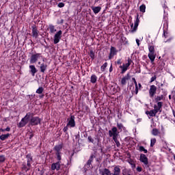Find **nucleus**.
Listing matches in <instances>:
<instances>
[{
	"instance_id": "obj_1",
	"label": "nucleus",
	"mask_w": 175,
	"mask_h": 175,
	"mask_svg": "<svg viewBox=\"0 0 175 175\" xmlns=\"http://www.w3.org/2000/svg\"><path fill=\"white\" fill-rule=\"evenodd\" d=\"M163 105V103L162 102L157 103V105H154V109L150 110V111H147L146 112V114L150 116V117H155V116H157V113H158L159 111V113H161V111H162V110L161 109H162Z\"/></svg>"
},
{
	"instance_id": "obj_2",
	"label": "nucleus",
	"mask_w": 175,
	"mask_h": 175,
	"mask_svg": "<svg viewBox=\"0 0 175 175\" xmlns=\"http://www.w3.org/2000/svg\"><path fill=\"white\" fill-rule=\"evenodd\" d=\"M27 163H23L22 166V169L25 170V172H28V170H31V163H32V157L31 154L27 155Z\"/></svg>"
},
{
	"instance_id": "obj_3",
	"label": "nucleus",
	"mask_w": 175,
	"mask_h": 175,
	"mask_svg": "<svg viewBox=\"0 0 175 175\" xmlns=\"http://www.w3.org/2000/svg\"><path fill=\"white\" fill-rule=\"evenodd\" d=\"M33 114L31 112H29L26 114V116L21 119V121L19 122L18 126V128H23L25 126V124L29 121V118L32 117Z\"/></svg>"
},
{
	"instance_id": "obj_4",
	"label": "nucleus",
	"mask_w": 175,
	"mask_h": 175,
	"mask_svg": "<svg viewBox=\"0 0 175 175\" xmlns=\"http://www.w3.org/2000/svg\"><path fill=\"white\" fill-rule=\"evenodd\" d=\"M139 23L140 19H139V14H137L136 20L135 21L134 25L133 23H130L131 29L129 32H131V33H135V32L137 31V27H139Z\"/></svg>"
},
{
	"instance_id": "obj_5",
	"label": "nucleus",
	"mask_w": 175,
	"mask_h": 175,
	"mask_svg": "<svg viewBox=\"0 0 175 175\" xmlns=\"http://www.w3.org/2000/svg\"><path fill=\"white\" fill-rule=\"evenodd\" d=\"M54 150L55 151V155L57 161H61L62 159L61 154H62L61 151H62V145L59 144V145L55 146L54 147Z\"/></svg>"
},
{
	"instance_id": "obj_6",
	"label": "nucleus",
	"mask_w": 175,
	"mask_h": 175,
	"mask_svg": "<svg viewBox=\"0 0 175 175\" xmlns=\"http://www.w3.org/2000/svg\"><path fill=\"white\" fill-rule=\"evenodd\" d=\"M132 64V59H129L128 62L126 64H123L122 66H120V68L122 69L121 74L124 75L125 72L128 70V68L131 66V64Z\"/></svg>"
},
{
	"instance_id": "obj_7",
	"label": "nucleus",
	"mask_w": 175,
	"mask_h": 175,
	"mask_svg": "<svg viewBox=\"0 0 175 175\" xmlns=\"http://www.w3.org/2000/svg\"><path fill=\"white\" fill-rule=\"evenodd\" d=\"M40 122H42V119H40L38 116H36V117L31 116L30 118V125H31L32 126H33L35 125H39V124H40Z\"/></svg>"
},
{
	"instance_id": "obj_8",
	"label": "nucleus",
	"mask_w": 175,
	"mask_h": 175,
	"mask_svg": "<svg viewBox=\"0 0 175 175\" xmlns=\"http://www.w3.org/2000/svg\"><path fill=\"white\" fill-rule=\"evenodd\" d=\"M75 116L71 115L70 118L67 119V126H69L70 128H75V126H76V121H75Z\"/></svg>"
},
{
	"instance_id": "obj_9",
	"label": "nucleus",
	"mask_w": 175,
	"mask_h": 175,
	"mask_svg": "<svg viewBox=\"0 0 175 175\" xmlns=\"http://www.w3.org/2000/svg\"><path fill=\"white\" fill-rule=\"evenodd\" d=\"M62 38V31L59 30L58 31L54 36V44H57V43H59V41L61 40V38Z\"/></svg>"
},
{
	"instance_id": "obj_10",
	"label": "nucleus",
	"mask_w": 175,
	"mask_h": 175,
	"mask_svg": "<svg viewBox=\"0 0 175 175\" xmlns=\"http://www.w3.org/2000/svg\"><path fill=\"white\" fill-rule=\"evenodd\" d=\"M41 55L42 54L40 53H36L31 55L30 57V64H36V62H38V59L40 58Z\"/></svg>"
},
{
	"instance_id": "obj_11",
	"label": "nucleus",
	"mask_w": 175,
	"mask_h": 175,
	"mask_svg": "<svg viewBox=\"0 0 175 175\" xmlns=\"http://www.w3.org/2000/svg\"><path fill=\"white\" fill-rule=\"evenodd\" d=\"M139 161L145 165V167H148L150 166L148 165V158H147V156H146V154H141Z\"/></svg>"
},
{
	"instance_id": "obj_12",
	"label": "nucleus",
	"mask_w": 175,
	"mask_h": 175,
	"mask_svg": "<svg viewBox=\"0 0 175 175\" xmlns=\"http://www.w3.org/2000/svg\"><path fill=\"white\" fill-rule=\"evenodd\" d=\"M117 127H113L111 130L109 131V137H113V139L116 137H118V132H117Z\"/></svg>"
},
{
	"instance_id": "obj_13",
	"label": "nucleus",
	"mask_w": 175,
	"mask_h": 175,
	"mask_svg": "<svg viewBox=\"0 0 175 175\" xmlns=\"http://www.w3.org/2000/svg\"><path fill=\"white\" fill-rule=\"evenodd\" d=\"M157 94V86L155 85H150L149 90V96L150 98H154V95Z\"/></svg>"
},
{
	"instance_id": "obj_14",
	"label": "nucleus",
	"mask_w": 175,
	"mask_h": 175,
	"mask_svg": "<svg viewBox=\"0 0 175 175\" xmlns=\"http://www.w3.org/2000/svg\"><path fill=\"white\" fill-rule=\"evenodd\" d=\"M59 169H61V160H58L57 162L52 163L51 170H59Z\"/></svg>"
},
{
	"instance_id": "obj_15",
	"label": "nucleus",
	"mask_w": 175,
	"mask_h": 175,
	"mask_svg": "<svg viewBox=\"0 0 175 175\" xmlns=\"http://www.w3.org/2000/svg\"><path fill=\"white\" fill-rule=\"evenodd\" d=\"M117 55V49L114 46H111L110 49V53L109 55V59L113 58L114 55Z\"/></svg>"
},
{
	"instance_id": "obj_16",
	"label": "nucleus",
	"mask_w": 175,
	"mask_h": 175,
	"mask_svg": "<svg viewBox=\"0 0 175 175\" xmlns=\"http://www.w3.org/2000/svg\"><path fill=\"white\" fill-rule=\"evenodd\" d=\"M32 36L33 38H35L37 39L38 36H39V31H38V28H36V26H32Z\"/></svg>"
},
{
	"instance_id": "obj_17",
	"label": "nucleus",
	"mask_w": 175,
	"mask_h": 175,
	"mask_svg": "<svg viewBox=\"0 0 175 175\" xmlns=\"http://www.w3.org/2000/svg\"><path fill=\"white\" fill-rule=\"evenodd\" d=\"M95 158V156H94V154H91L90 159H88L87 164L85 165L86 167H88V169H90V167H91L92 165V161H94V159Z\"/></svg>"
},
{
	"instance_id": "obj_18",
	"label": "nucleus",
	"mask_w": 175,
	"mask_h": 175,
	"mask_svg": "<svg viewBox=\"0 0 175 175\" xmlns=\"http://www.w3.org/2000/svg\"><path fill=\"white\" fill-rule=\"evenodd\" d=\"M129 79H131V75H129V73H128L126 76H124L122 80H121V84L122 85H126V81H128V80H129Z\"/></svg>"
},
{
	"instance_id": "obj_19",
	"label": "nucleus",
	"mask_w": 175,
	"mask_h": 175,
	"mask_svg": "<svg viewBox=\"0 0 175 175\" xmlns=\"http://www.w3.org/2000/svg\"><path fill=\"white\" fill-rule=\"evenodd\" d=\"M121 173V168H120V166H116L113 168V173H111L110 175H120Z\"/></svg>"
},
{
	"instance_id": "obj_20",
	"label": "nucleus",
	"mask_w": 175,
	"mask_h": 175,
	"mask_svg": "<svg viewBox=\"0 0 175 175\" xmlns=\"http://www.w3.org/2000/svg\"><path fill=\"white\" fill-rule=\"evenodd\" d=\"M30 70L29 72L31 74L32 76H35V74L37 73L38 70H36V67L33 65H30L29 66Z\"/></svg>"
},
{
	"instance_id": "obj_21",
	"label": "nucleus",
	"mask_w": 175,
	"mask_h": 175,
	"mask_svg": "<svg viewBox=\"0 0 175 175\" xmlns=\"http://www.w3.org/2000/svg\"><path fill=\"white\" fill-rule=\"evenodd\" d=\"M99 172L100 175H110L111 173L110 172V170L107 168H105L104 170H100Z\"/></svg>"
},
{
	"instance_id": "obj_22",
	"label": "nucleus",
	"mask_w": 175,
	"mask_h": 175,
	"mask_svg": "<svg viewBox=\"0 0 175 175\" xmlns=\"http://www.w3.org/2000/svg\"><path fill=\"white\" fill-rule=\"evenodd\" d=\"M91 9L94 12V14H98V13H99V12L102 10V8L99 6H97V7L92 6Z\"/></svg>"
},
{
	"instance_id": "obj_23",
	"label": "nucleus",
	"mask_w": 175,
	"mask_h": 175,
	"mask_svg": "<svg viewBox=\"0 0 175 175\" xmlns=\"http://www.w3.org/2000/svg\"><path fill=\"white\" fill-rule=\"evenodd\" d=\"M148 57L149 59H150L152 63L154 62V61H155V57H156L155 53L149 52Z\"/></svg>"
},
{
	"instance_id": "obj_24",
	"label": "nucleus",
	"mask_w": 175,
	"mask_h": 175,
	"mask_svg": "<svg viewBox=\"0 0 175 175\" xmlns=\"http://www.w3.org/2000/svg\"><path fill=\"white\" fill-rule=\"evenodd\" d=\"M40 69L42 73H44V72L47 70V64H45L44 63L41 64L40 66Z\"/></svg>"
},
{
	"instance_id": "obj_25",
	"label": "nucleus",
	"mask_w": 175,
	"mask_h": 175,
	"mask_svg": "<svg viewBox=\"0 0 175 175\" xmlns=\"http://www.w3.org/2000/svg\"><path fill=\"white\" fill-rule=\"evenodd\" d=\"M98 80V77L95 75H92L90 77V82L92 83V84H95Z\"/></svg>"
},
{
	"instance_id": "obj_26",
	"label": "nucleus",
	"mask_w": 175,
	"mask_h": 175,
	"mask_svg": "<svg viewBox=\"0 0 175 175\" xmlns=\"http://www.w3.org/2000/svg\"><path fill=\"white\" fill-rule=\"evenodd\" d=\"M9 136H10V133L3 134V135H0V139H1L2 141L6 140V139H8L9 137Z\"/></svg>"
},
{
	"instance_id": "obj_27",
	"label": "nucleus",
	"mask_w": 175,
	"mask_h": 175,
	"mask_svg": "<svg viewBox=\"0 0 175 175\" xmlns=\"http://www.w3.org/2000/svg\"><path fill=\"white\" fill-rule=\"evenodd\" d=\"M49 31L51 33H54L55 32H57V29H55V27L53 25H49Z\"/></svg>"
},
{
	"instance_id": "obj_28",
	"label": "nucleus",
	"mask_w": 175,
	"mask_h": 175,
	"mask_svg": "<svg viewBox=\"0 0 175 175\" xmlns=\"http://www.w3.org/2000/svg\"><path fill=\"white\" fill-rule=\"evenodd\" d=\"M152 135H153V136H158V135H159V130L153 129L152 131Z\"/></svg>"
},
{
	"instance_id": "obj_29",
	"label": "nucleus",
	"mask_w": 175,
	"mask_h": 175,
	"mask_svg": "<svg viewBox=\"0 0 175 175\" xmlns=\"http://www.w3.org/2000/svg\"><path fill=\"white\" fill-rule=\"evenodd\" d=\"M139 151H140V152H144V154H147V152H148L147 149L144 148V146H139Z\"/></svg>"
},
{
	"instance_id": "obj_30",
	"label": "nucleus",
	"mask_w": 175,
	"mask_h": 175,
	"mask_svg": "<svg viewBox=\"0 0 175 175\" xmlns=\"http://www.w3.org/2000/svg\"><path fill=\"white\" fill-rule=\"evenodd\" d=\"M107 68V62H105L103 66H100L101 72H105Z\"/></svg>"
},
{
	"instance_id": "obj_31",
	"label": "nucleus",
	"mask_w": 175,
	"mask_h": 175,
	"mask_svg": "<svg viewBox=\"0 0 175 175\" xmlns=\"http://www.w3.org/2000/svg\"><path fill=\"white\" fill-rule=\"evenodd\" d=\"M139 10L142 13H145L146 12V5L143 4V5H140Z\"/></svg>"
},
{
	"instance_id": "obj_32",
	"label": "nucleus",
	"mask_w": 175,
	"mask_h": 175,
	"mask_svg": "<svg viewBox=\"0 0 175 175\" xmlns=\"http://www.w3.org/2000/svg\"><path fill=\"white\" fill-rule=\"evenodd\" d=\"M155 143H157V139L152 138L150 140V147H154L155 146Z\"/></svg>"
},
{
	"instance_id": "obj_33",
	"label": "nucleus",
	"mask_w": 175,
	"mask_h": 175,
	"mask_svg": "<svg viewBox=\"0 0 175 175\" xmlns=\"http://www.w3.org/2000/svg\"><path fill=\"white\" fill-rule=\"evenodd\" d=\"M90 58H92V59H95V52H94V51L90 50Z\"/></svg>"
},
{
	"instance_id": "obj_34",
	"label": "nucleus",
	"mask_w": 175,
	"mask_h": 175,
	"mask_svg": "<svg viewBox=\"0 0 175 175\" xmlns=\"http://www.w3.org/2000/svg\"><path fill=\"white\" fill-rule=\"evenodd\" d=\"M162 99H163V95L161 96H158L155 99V102H157V103L160 101L162 100Z\"/></svg>"
},
{
	"instance_id": "obj_35",
	"label": "nucleus",
	"mask_w": 175,
	"mask_h": 175,
	"mask_svg": "<svg viewBox=\"0 0 175 175\" xmlns=\"http://www.w3.org/2000/svg\"><path fill=\"white\" fill-rule=\"evenodd\" d=\"M117 126L119 129V131H122L124 129V125L122 123H117Z\"/></svg>"
},
{
	"instance_id": "obj_36",
	"label": "nucleus",
	"mask_w": 175,
	"mask_h": 175,
	"mask_svg": "<svg viewBox=\"0 0 175 175\" xmlns=\"http://www.w3.org/2000/svg\"><path fill=\"white\" fill-rule=\"evenodd\" d=\"M113 142H115L117 147H120L121 146V144H120V142L118 141V139H117V137L116 138H113Z\"/></svg>"
},
{
	"instance_id": "obj_37",
	"label": "nucleus",
	"mask_w": 175,
	"mask_h": 175,
	"mask_svg": "<svg viewBox=\"0 0 175 175\" xmlns=\"http://www.w3.org/2000/svg\"><path fill=\"white\" fill-rule=\"evenodd\" d=\"M149 53H155V49H154V46H148Z\"/></svg>"
},
{
	"instance_id": "obj_38",
	"label": "nucleus",
	"mask_w": 175,
	"mask_h": 175,
	"mask_svg": "<svg viewBox=\"0 0 175 175\" xmlns=\"http://www.w3.org/2000/svg\"><path fill=\"white\" fill-rule=\"evenodd\" d=\"M44 89H43L42 87H40L37 90H36V94H42L43 92Z\"/></svg>"
},
{
	"instance_id": "obj_39",
	"label": "nucleus",
	"mask_w": 175,
	"mask_h": 175,
	"mask_svg": "<svg viewBox=\"0 0 175 175\" xmlns=\"http://www.w3.org/2000/svg\"><path fill=\"white\" fill-rule=\"evenodd\" d=\"M5 156L3 155L0 156V163L5 162Z\"/></svg>"
},
{
	"instance_id": "obj_40",
	"label": "nucleus",
	"mask_w": 175,
	"mask_h": 175,
	"mask_svg": "<svg viewBox=\"0 0 175 175\" xmlns=\"http://www.w3.org/2000/svg\"><path fill=\"white\" fill-rule=\"evenodd\" d=\"M155 80H157V76L156 75L151 77L150 83H152L153 81H155Z\"/></svg>"
},
{
	"instance_id": "obj_41",
	"label": "nucleus",
	"mask_w": 175,
	"mask_h": 175,
	"mask_svg": "<svg viewBox=\"0 0 175 175\" xmlns=\"http://www.w3.org/2000/svg\"><path fill=\"white\" fill-rule=\"evenodd\" d=\"M88 142H89L90 143H94V139H92V137H91V136H89V137H88Z\"/></svg>"
},
{
	"instance_id": "obj_42",
	"label": "nucleus",
	"mask_w": 175,
	"mask_h": 175,
	"mask_svg": "<svg viewBox=\"0 0 175 175\" xmlns=\"http://www.w3.org/2000/svg\"><path fill=\"white\" fill-rule=\"evenodd\" d=\"M57 6H58V8H64V6H65V3H59Z\"/></svg>"
},
{
	"instance_id": "obj_43",
	"label": "nucleus",
	"mask_w": 175,
	"mask_h": 175,
	"mask_svg": "<svg viewBox=\"0 0 175 175\" xmlns=\"http://www.w3.org/2000/svg\"><path fill=\"white\" fill-rule=\"evenodd\" d=\"M133 81H134V84L135 87H137V81H136V79L132 78Z\"/></svg>"
},
{
	"instance_id": "obj_44",
	"label": "nucleus",
	"mask_w": 175,
	"mask_h": 175,
	"mask_svg": "<svg viewBox=\"0 0 175 175\" xmlns=\"http://www.w3.org/2000/svg\"><path fill=\"white\" fill-rule=\"evenodd\" d=\"M139 94V87L135 86V94L137 95Z\"/></svg>"
},
{
	"instance_id": "obj_45",
	"label": "nucleus",
	"mask_w": 175,
	"mask_h": 175,
	"mask_svg": "<svg viewBox=\"0 0 175 175\" xmlns=\"http://www.w3.org/2000/svg\"><path fill=\"white\" fill-rule=\"evenodd\" d=\"M68 126H68V124H66V126H65L63 129L64 132H68Z\"/></svg>"
},
{
	"instance_id": "obj_46",
	"label": "nucleus",
	"mask_w": 175,
	"mask_h": 175,
	"mask_svg": "<svg viewBox=\"0 0 175 175\" xmlns=\"http://www.w3.org/2000/svg\"><path fill=\"white\" fill-rule=\"evenodd\" d=\"M142 170H143V169L142 168V167H137V172H142Z\"/></svg>"
},
{
	"instance_id": "obj_47",
	"label": "nucleus",
	"mask_w": 175,
	"mask_h": 175,
	"mask_svg": "<svg viewBox=\"0 0 175 175\" xmlns=\"http://www.w3.org/2000/svg\"><path fill=\"white\" fill-rule=\"evenodd\" d=\"M136 43L138 46H140V40H139V39H136Z\"/></svg>"
},
{
	"instance_id": "obj_48",
	"label": "nucleus",
	"mask_w": 175,
	"mask_h": 175,
	"mask_svg": "<svg viewBox=\"0 0 175 175\" xmlns=\"http://www.w3.org/2000/svg\"><path fill=\"white\" fill-rule=\"evenodd\" d=\"M116 64H118V65H121V59H118Z\"/></svg>"
},
{
	"instance_id": "obj_49",
	"label": "nucleus",
	"mask_w": 175,
	"mask_h": 175,
	"mask_svg": "<svg viewBox=\"0 0 175 175\" xmlns=\"http://www.w3.org/2000/svg\"><path fill=\"white\" fill-rule=\"evenodd\" d=\"M109 72H113V64H111L110 68H109Z\"/></svg>"
},
{
	"instance_id": "obj_50",
	"label": "nucleus",
	"mask_w": 175,
	"mask_h": 175,
	"mask_svg": "<svg viewBox=\"0 0 175 175\" xmlns=\"http://www.w3.org/2000/svg\"><path fill=\"white\" fill-rule=\"evenodd\" d=\"M131 167H132L133 169H135V167H136V164L131 163Z\"/></svg>"
},
{
	"instance_id": "obj_51",
	"label": "nucleus",
	"mask_w": 175,
	"mask_h": 175,
	"mask_svg": "<svg viewBox=\"0 0 175 175\" xmlns=\"http://www.w3.org/2000/svg\"><path fill=\"white\" fill-rule=\"evenodd\" d=\"M5 131L6 132H10V127H7V128L5 129Z\"/></svg>"
},
{
	"instance_id": "obj_52",
	"label": "nucleus",
	"mask_w": 175,
	"mask_h": 175,
	"mask_svg": "<svg viewBox=\"0 0 175 175\" xmlns=\"http://www.w3.org/2000/svg\"><path fill=\"white\" fill-rule=\"evenodd\" d=\"M123 175H131V174H129V172H124V174H123Z\"/></svg>"
},
{
	"instance_id": "obj_53",
	"label": "nucleus",
	"mask_w": 175,
	"mask_h": 175,
	"mask_svg": "<svg viewBox=\"0 0 175 175\" xmlns=\"http://www.w3.org/2000/svg\"><path fill=\"white\" fill-rule=\"evenodd\" d=\"M139 88H142V83H138Z\"/></svg>"
},
{
	"instance_id": "obj_54",
	"label": "nucleus",
	"mask_w": 175,
	"mask_h": 175,
	"mask_svg": "<svg viewBox=\"0 0 175 175\" xmlns=\"http://www.w3.org/2000/svg\"><path fill=\"white\" fill-rule=\"evenodd\" d=\"M0 131H1V132H5V129H0Z\"/></svg>"
},
{
	"instance_id": "obj_55",
	"label": "nucleus",
	"mask_w": 175,
	"mask_h": 175,
	"mask_svg": "<svg viewBox=\"0 0 175 175\" xmlns=\"http://www.w3.org/2000/svg\"><path fill=\"white\" fill-rule=\"evenodd\" d=\"M169 98L171 99L172 98V96L170 95L169 96Z\"/></svg>"
},
{
	"instance_id": "obj_56",
	"label": "nucleus",
	"mask_w": 175,
	"mask_h": 175,
	"mask_svg": "<svg viewBox=\"0 0 175 175\" xmlns=\"http://www.w3.org/2000/svg\"><path fill=\"white\" fill-rule=\"evenodd\" d=\"M38 65H42V64H40V62H38Z\"/></svg>"
},
{
	"instance_id": "obj_57",
	"label": "nucleus",
	"mask_w": 175,
	"mask_h": 175,
	"mask_svg": "<svg viewBox=\"0 0 175 175\" xmlns=\"http://www.w3.org/2000/svg\"><path fill=\"white\" fill-rule=\"evenodd\" d=\"M174 161H175V155L174 156Z\"/></svg>"
},
{
	"instance_id": "obj_58",
	"label": "nucleus",
	"mask_w": 175,
	"mask_h": 175,
	"mask_svg": "<svg viewBox=\"0 0 175 175\" xmlns=\"http://www.w3.org/2000/svg\"><path fill=\"white\" fill-rule=\"evenodd\" d=\"M40 98H43V96H40Z\"/></svg>"
},
{
	"instance_id": "obj_59",
	"label": "nucleus",
	"mask_w": 175,
	"mask_h": 175,
	"mask_svg": "<svg viewBox=\"0 0 175 175\" xmlns=\"http://www.w3.org/2000/svg\"><path fill=\"white\" fill-rule=\"evenodd\" d=\"M31 137H32V136H30V139H31Z\"/></svg>"
}]
</instances>
